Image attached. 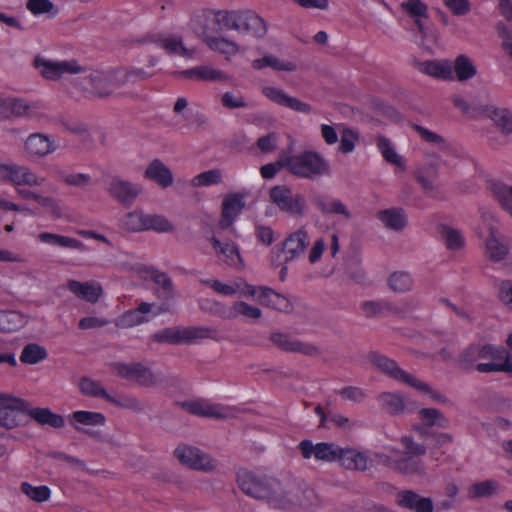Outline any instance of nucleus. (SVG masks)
<instances>
[{
    "label": "nucleus",
    "mask_w": 512,
    "mask_h": 512,
    "mask_svg": "<svg viewBox=\"0 0 512 512\" xmlns=\"http://www.w3.org/2000/svg\"><path fill=\"white\" fill-rule=\"evenodd\" d=\"M237 484L245 495L275 509H290L295 506L308 507L312 505L315 497L311 489L283 485L274 477L246 469L238 471Z\"/></svg>",
    "instance_id": "1"
},
{
    "label": "nucleus",
    "mask_w": 512,
    "mask_h": 512,
    "mask_svg": "<svg viewBox=\"0 0 512 512\" xmlns=\"http://www.w3.org/2000/svg\"><path fill=\"white\" fill-rule=\"evenodd\" d=\"M401 444L405 449L403 453L392 447H386L385 452L375 453V459H369L365 453L356 449H343L339 463L348 469L364 470L369 463L375 462L407 474L413 473L419 468L417 457L423 455L426 448L414 443L407 436L402 437Z\"/></svg>",
    "instance_id": "2"
},
{
    "label": "nucleus",
    "mask_w": 512,
    "mask_h": 512,
    "mask_svg": "<svg viewBox=\"0 0 512 512\" xmlns=\"http://www.w3.org/2000/svg\"><path fill=\"white\" fill-rule=\"evenodd\" d=\"M479 359L491 360L489 363L477 364L476 368L479 372H512V354L502 347L492 344L471 346L463 354L462 361L465 367H469Z\"/></svg>",
    "instance_id": "3"
},
{
    "label": "nucleus",
    "mask_w": 512,
    "mask_h": 512,
    "mask_svg": "<svg viewBox=\"0 0 512 512\" xmlns=\"http://www.w3.org/2000/svg\"><path fill=\"white\" fill-rule=\"evenodd\" d=\"M282 164L291 174L305 179H315L331 172L329 161L314 150L282 156Z\"/></svg>",
    "instance_id": "4"
},
{
    "label": "nucleus",
    "mask_w": 512,
    "mask_h": 512,
    "mask_svg": "<svg viewBox=\"0 0 512 512\" xmlns=\"http://www.w3.org/2000/svg\"><path fill=\"white\" fill-rule=\"evenodd\" d=\"M214 21L221 28L247 32L256 38H262L267 33L265 20L251 10L217 11L214 13Z\"/></svg>",
    "instance_id": "5"
},
{
    "label": "nucleus",
    "mask_w": 512,
    "mask_h": 512,
    "mask_svg": "<svg viewBox=\"0 0 512 512\" xmlns=\"http://www.w3.org/2000/svg\"><path fill=\"white\" fill-rule=\"evenodd\" d=\"M372 362L382 372L386 373L398 382L407 384L429 400L438 402L444 401V397L434 390L428 383L401 370L393 360L382 355H373Z\"/></svg>",
    "instance_id": "6"
},
{
    "label": "nucleus",
    "mask_w": 512,
    "mask_h": 512,
    "mask_svg": "<svg viewBox=\"0 0 512 512\" xmlns=\"http://www.w3.org/2000/svg\"><path fill=\"white\" fill-rule=\"evenodd\" d=\"M310 244V236L306 228L289 233L285 239L271 251V263L280 266L301 258Z\"/></svg>",
    "instance_id": "7"
},
{
    "label": "nucleus",
    "mask_w": 512,
    "mask_h": 512,
    "mask_svg": "<svg viewBox=\"0 0 512 512\" xmlns=\"http://www.w3.org/2000/svg\"><path fill=\"white\" fill-rule=\"evenodd\" d=\"M483 240V254L492 263L505 261L510 253L508 240L499 231L495 221L485 219L477 231Z\"/></svg>",
    "instance_id": "8"
},
{
    "label": "nucleus",
    "mask_w": 512,
    "mask_h": 512,
    "mask_svg": "<svg viewBox=\"0 0 512 512\" xmlns=\"http://www.w3.org/2000/svg\"><path fill=\"white\" fill-rule=\"evenodd\" d=\"M0 181L11 183L18 196L30 200L33 191L25 188L41 186L44 179L40 178L29 167L14 163H0Z\"/></svg>",
    "instance_id": "9"
},
{
    "label": "nucleus",
    "mask_w": 512,
    "mask_h": 512,
    "mask_svg": "<svg viewBox=\"0 0 512 512\" xmlns=\"http://www.w3.org/2000/svg\"><path fill=\"white\" fill-rule=\"evenodd\" d=\"M200 306L223 319L242 318L246 322L254 323L262 316L260 308L245 301H236L231 306H227L220 302L210 304L209 301L202 300Z\"/></svg>",
    "instance_id": "10"
},
{
    "label": "nucleus",
    "mask_w": 512,
    "mask_h": 512,
    "mask_svg": "<svg viewBox=\"0 0 512 512\" xmlns=\"http://www.w3.org/2000/svg\"><path fill=\"white\" fill-rule=\"evenodd\" d=\"M148 75L141 69H132L127 72L119 71L116 74H108L100 71L91 72L88 76L92 91L100 96L112 93L117 82L135 81L144 79Z\"/></svg>",
    "instance_id": "11"
},
{
    "label": "nucleus",
    "mask_w": 512,
    "mask_h": 512,
    "mask_svg": "<svg viewBox=\"0 0 512 512\" xmlns=\"http://www.w3.org/2000/svg\"><path fill=\"white\" fill-rule=\"evenodd\" d=\"M216 331L209 327H169L153 335L159 343L181 344L214 338Z\"/></svg>",
    "instance_id": "12"
},
{
    "label": "nucleus",
    "mask_w": 512,
    "mask_h": 512,
    "mask_svg": "<svg viewBox=\"0 0 512 512\" xmlns=\"http://www.w3.org/2000/svg\"><path fill=\"white\" fill-rule=\"evenodd\" d=\"M401 8L414 21L419 33L418 44L423 49L432 50V46L426 43V39L431 38L435 42L437 32L426 25L429 19L427 4L422 0H405L401 3Z\"/></svg>",
    "instance_id": "13"
},
{
    "label": "nucleus",
    "mask_w": 512,
    "mask_h": 512,
    "mask_svg": "<svg viewBox=\"0 0 512 512\" xmlns=\"http://www.w3.org/2000/svg\"><path fill=\"white\" fill-rule=\"evenodd\" d=\"M174 456L181 465L193 470L209 473L218 468L216 459L199 448L187 444L177 446Z\"/></svg>",
    "instance_id": "14"
},
{
    "label": "nucleus",
    "mask_w": 512,
    "mask_h": 512,
    "mask_svg": "<svg viewBox=\"0 0 512 512\" xmlns=\"http://www.w3.org/2000/svg\"><path fill=\"white\" fill-rule=\"evenodd\" d=\"M29 403L9 393H0V426L14 429L22 424V414L28 415Z\"/></svg>",
    "instance_id": "15"
},
{
    "label": "nucleus",
    "mask_w": 512,
    "mask_h": 512,
    "mask_svg": "<svg viewBox=\"0 0 512 512\" xmlns=\"http://www.w3.org/2000/svg\"><path fill=\"white\" fill-rule=\"evenodd\" d=\"M270 200L281 211L293 216H302L306 212L305 198L300 194H294L286 186H274L269 192Z\"/></svg>",
    "instance_id": "16"
},
{
    "label": "nucleus",
    "mask_w": 512,
    "mask_h": 512,
    "mask_svg": "<svg viewBox=\"0 0 512 512\" xmlns=\"http://www.w3.org/2000/svg\"><path fill=\"white\" fill-rule=\"evenodd\" d=\"M216 260L235 270L244 268V260L237 243L230 239L220 240L215 236L208 239Z\"/></svg>",
    "instance_id": "17"
},
{
    "label": "nucleus",
    "mask_w": 512,
    "mask_h": 512,
    "mask_svg": "<svg viewBox=\"0 0 512 512\" xmlns=\"http://www.w3.org/2000/svg\"><path fill=\"white\" fill-rule=\"evenodd\" d=\"M58 149L57 141L44 133H32L23 142V156L28 160L42 159Z\"/></svg>",
    "instance_id": "18"
},
{
    "label": "nucleus",
    "mask_w": 512,
    "mask_h": 512,
    "mask_svg": "<svg viewBox=\"0 0 512 512\" xmlns=\"http://www.w3.org/2000/svg\"><path fill=\"white\" fill-rule=\"evenodd\" d=\"M114 369L117 375L139 386L153 387L158 382L157 375L140 363H116Z\"/></svg>",
    "instance_id": "19"
},
{
    "label": "nucleus",
    "mask_w": 512,
    "mask_h": 512,
    "mask_svg": "<svg viewBox=\"0 0 512 512\" xmlns=\"http://www.w3.org/2000/svg\"><path fill=\"white\" fill-rule=\"evenodd\" d=\"M261 92L263 96L277 105L303 114H309L312 112V108L308 103L290 96L282 88L276 86H264L261 89Z\"/></svg>",
    "instance_id": "20"
},
{
    "label": "nucleus",
    "mask_w": 512,
    "mask_h": 512,
    "mask_svg": "<svg viewBox=\"0 0 512 512\" xmlns=\"http://www.w3.org/2000/svg\"><path fill=\"white\" fill-rule=\"evenodd\" d=\"M299 449L304 458L314 457L321 461H340L343 448L332 443H318L314 445L311 441H302L299 444Z\"/></svg>",
    "instance_id": "21"
},
{
    "label": "nucleus",
    "mask_w": 512,
    "mask_h": 512,
    "mask_svg": "<svg viewBox=\"0 0 512 512\" xmlns=\"http://www.w3.org/2000/svg\"><path fill=\"white\" fill-rule=\"evenodd\" d=\"M202 39L210 50L223 55L226 60L244 53V48L236 41L223 35H214L209 31H204Z\"/></svg>",
    "instance_id": "22"
},
{
    "label": "nucleus",
    "mask_w": 512,
    "mask_h": 512,
    "mask_svg": "<svg viewBox=\"0 0 512 512\" xmlns=\"http://www.w3.org/2000/svg\"><path fill=\"white\" fill-rule=\"evenodd\" d=\"M245 194L228 193L224 195L221 203V220L222 228H229L236 221L245 207Z\"/></svg>",
    "instance_id": "23"
},
{
    "label": "nucleus",
    "mask_w": 512,
    "mask_h": 512,
    "mask_svg": "<svg viewBox=\"0 0 512 512\" xmlns=\"http://www.w3.org/2000/svg\"><path fill=\"white\" fill-rule=\"evenodd\" d=\"M108 193L122 204H132L142 193V187L130 181L114 177L108 184Z\"/></svg>",
    "instance_id": "24"
},
{
    "label": "nucleus",
    "mask_w": 512,
    "mask_h": 512,
    "mask_svg": "<svg viewBox=\"0 0 512 512\" xmlns=\"http://www.w3.org/2000/svg\"><path fill=\"white\" fill-rule=\"evenodd\" d=\"M164 309L160 306H154L146 302H142L137 309L128 311L120 316L116 322L121 328H130L149 321L150 314L152 316L159 315Z\"/></svg>",
    "instance_id": "25"
},
{
    "label": "nucleus",
    "mask_w": 512,
    "mask_h": 512,
    "mask_svg": "<svg viewBox=\"0 0 512 512\" xmlns=\"http://www.w3.org/2000/svg\"><path fill=\"white\" fill-rule=\"evenodd\" d=\"M143 177L162 189L171 187L175 182L173 171L160 159H153L148 163Z\"/></svg>",
    "instance_id": "26"
},
{
    "label": "nucleus",
    "mask_w": 512,
    "mask_h": 512,
    "mask_svg": "<svg viewBox=\"0 0 512 512\" xmlns=\"http://www.w3.org/2000/svg\"><path fill=\"white\" fill-rule=\"evenodd\" d=\"M38 109L36 102H28L20 98H0V117H31Z\"/></svg>",
    "instance_id": "27"
},
{
    "label": "nucleus",
    "mask_w": 512,
    "mask_h": 512,
    "mask_svg": "<svg viewBox=\"0 0 512 512\" xmlns=\"http://www.w3.org/2000/svg\"><path fill=\"white\" fill-rule=\"evenodd\" d=\"M451 80L467 82L478 75V65L473 57L468 54H458L450 62Z\"/></svg>",
    "instance_id": "28"
},
{
    "label": "nucleus",
    "mask_w": 512,
    "mask_h": 512,
    "mask_svg": "<svg viewBox=\"0 0 512 512\" xmlns=\"http://www.w3.org/2000/svg\"><path fill=\"white\" fill-rule=\"evenodd\" d=\"M70 425L78 432L88 433L91 428L102 427L106 424V417L100 412L77 410L69 415Z\"/></svg>",
    "instance_id": "29"
},
{
    "label": "nucleus",
    "mask_w": 512,
    "mask_h": 512,
    "mask_svg": "<svg viewBox=\"0 0 512 512\" xmlns=\"http://www.w3.org/2000/svg\"><path fill=\"white\" fill-rule=\"evenodd\" d=\"M211 287L219 294L225 296L254 297L257 294V287L248 284L243 279H236L230 283L212 281Z\"/></svg>",
    "instance_id": "30"
},
{
    "label": "nucleus",
    "mask_w": 512,
    "mask_h": 512,
    "mask_svg": "<svg viewBox=\"0 0 512 512\" xmlns=\"http://www.w3.org/2000/svg\"><path fill=\"white\" fill-rule=\"evenodd\" d=\"M183 407L199 416L225 418L231 415L229 409L203 399L187 401L183 403Z\"/></svg>",
    "instance_id": "31"
},
{
    "label": "nucleus",
    "mask_w": 512,
    "mask_h": 512,
    "mask_svg": "<svg viewBox=\"0 0 512 512\" xmlns=\"http://www.w3.org/2000/svg\"><path fill=\"white\" fill-rule=\"evenodd\" d=\"M376 145L381 156L387 163L395 167L396 172H404L406 170L407 165L404 157L398 153L396 146L390 139L379 136Z\"/></svg>",
    "instance_id": "32"
},
{
    "label": "nucleus",
    "mask_w": 512,
    "mask_h": 512,
    "mask_svg": "<svg viewBox=\"0 0 512 512\" xmlns=\"http://www.w3.org/2000/svg\"><path fill=\"white\" fill-rule=\"evenodd\" d=\"M485 116L503 134H512V112L504 107L488 105L484 109Z\"/></svg>",
    "instance_id": "33"
},
{
    "label": "nucleus",
    "mask_w": 512,
    "mask_h": 512,
    "mask_svg": "<svg viewBox=\"0 0 512 512\" xmlns=\"http://www.w3.org/2000/svg\"><path fill=\"white\" fill-rule=\"evenodd\" d=\"M253 298L260 304L279 311L288 312L291 310V303L287 297L267 287H257V294Z\"/></svg>",
    "instance_id": "34"
},
{
    "label": "nucleus",
    "mask_w": 512,
    "mask_h": 512,
    "mask_svg": "<svg viewBox=\"0 0 512 512\" xmlns=\"http://www.w3.org/2000/svg\"><path fill=\"white\" fill-rule=\"evenodd\" d=\"M29 317L15 310H0V333H14L24 328Z\"/></svg>",
    "instance_id": "35"
},
{
    "label": "nucleus",
    "mask_w": 512,
    "mask_h": 512,
    "mask_svg": "<svg viewBox=\"0 0 512 512\" xmlns=\"http://www.w3.org/2000/svg\"><path fill=\"white\" fill-rule=\"evenodd\" d=\"M67 287L77 297L91 303L96 302L103 292L101 285L96 282L70 280L67 283Z\"/></svg>",
    "instance_id": "36"
},
{
    "label": "nucleus",
    "mask_w": 512,
    "mask_h": 512,
    "mask_svg": "<svg viewBox=\"0 0 512 512\" xmlns=\"http://www.w3.org/2000/svg\"><path fill=\"white\" fill-rule=\"evenodd\" d=\"M178 76L186 80L219 81L225 80L226 75L212 66L202 65L187 69L178 73Z\"/></svg>",
    "instance_id": "37"
},
{
    "label": "nucleus",
    "mask_w": 512,
    "mask_h": 512,
    "mask_svg": "<svg viewBox=\"0 0 512 512\" xmlns=\"http://www.w3.org/2000/svg\"><path fill=\"white\" fill-rule=\"evenodd\" d=\"M397 503L416 512H432L433 505L430 499L422 498L412 491H403L398 493L396 498Z\"/></svg>",
    "instance_id": "38"
},
{
    "label": "nucleus",
    "mask_w": 512,
    "mask_h": 512,
    "mask_svg": "<svg viewBox=\"0 0 512 512\" xmlns=\"http://www.w3.org/2000/svg\"><path fill=\"white\" fill-rule=\"evenodd\" d=\"M28 415L41 425H49L59 429L65 426V419L62 415L54 413L49 408H28Z\"/></svg>",
    "instance_id": "39"
},
{
    "label": "nucleus",
    "mask_w": 512,
    "mask_h": 512,
    "mask_svg": "<svg viewBox=\"0 0 512 512\" xmlns=\"http://www.w3.org/2000/svg\"><path fill=\"white\" fill-rule=\"evenodd\" d=\"M252 67L256 70H262L269 67L279 72H291L296 69V64L293 61L269 54L253 60Z\"/></svg>",
    "instance_id": "40"
},
{
    "label": "nucleus",
    "mask_w": 512,
    "mask_h": 512,
    "mask_svg": "<svg viewBox=\"0 0 512 512\" xmlns=\"http://www.w3.org/2000/svg\"><path fill=\"white\" fill-rule=\"evenodd\" d=\"M159 47L163 48L167 53L175 54L187 59L193 58L195 49L187 48L183 45L181 39L176 36H162L156 40Z\"/></svg>",
    "instance_id": "41"
},
{
    "label": "nucleus",
    "mask_w": 512,
    "mask_h": 512,
    "mask_svg": "<svg viewBox=\"0 0 512 512\" xmlns=\"http://www.w3.org/2000/svg\"><path fill=\"white\" fill-rule=\"evenodd\" d=\"M438 232L447 249L460 251L465 247L466 240L460 230L449 225H440Z\"/></svg>",
    "instance_id": "42"
},
{
    "label": "nucleus",
    "mask_w": 512,
    "mask_h": 512,
    "mask_svg": "<svg viewBox=\"0 0 512 512\" xmlns=\"http://www.w3.org/2000/svg\"><path fill=\"white\" fill-rule=\"evenodd\" d=\"M420 72L439 79L451 80L450 62L448 60H430L419 64Z\"/></svg>",
    "instance_id": "43"
},
{
    "label": "nucleus",
    "mask_w": 512,
    "mask_h": 512,
    "mask_svg": "<svg viewBox=\"0 0 512 512\" xmlns=\"http://www.w3.org/2000/svg\"><path fill=\"white\" fill-rule=\"evenodd\" d=\"M37 238L42 243L61 248L82 250L84 247L83 243L75 238L55 233L42 232L37 235Z\"/></svg>",
    "instance_id": "44"
},
{
    "label": "nucleus",
    "mask_w": 512,
    "mask_h": 512,
    "mask_svg": "<svg viewBox=\"0 0 512 512\" xmlns=\"http://www.w3.org/2000/svg\"><path fill=\"white\" fill-rule=\"evenodd\" d=\"M378 219L388 229L402 230L407 225V217L402 209L389 208L377 214Z\"/></svg>",
    "instance_id": "45"
},
{
    "label": "nucleus",
    "mask_w": 512,
    "mask_h": 512,
    "mask_svg": "<svg viewBox=\"0 0 512 512\" xmlns=\"http://www.w3.org/2000/svg\"><path fill=\"white\" fill-rule=\"evenodd\" d=\"M148 213L143 210H134L126 213L120 220V226L128 232L147 231Z\"/></svg>",
    "instance_id": "46"
},
{
    "label": "nucleus",
    "mask_w": 512,
    "mask_h": 512,
    "mask_svg": "<svg viewBox=\"0 0 512 512\" xmlns=\"http://www.w3.org/2000/svg\"><path fill=\"white\" fill-rule=\"evenodd\" d=\"M48 356L47 349L37 343L25 345L20 354V361L26 365H37L43 362Z\"/></svg>",
    "instance_id": "47"
},
{
    "label": "nucleus",
    "mask_w": 512,
    "mask_h": 512,
    "mask_svg": "<svg viewBox=\"0 0 512 512\" xmlns=\"http://www.w3.org/2000/svg\"><path fill=\"white\" fill-rule=\"evenodd\" d=\"M20 491L29 500L36 503L47 502L51 498L52 491L46 485H33L30 482L24 481L20 484Z\"/></svg>",
    "instance_id": "48"
},
{
    "label": "nucleus",
    "mask_w": 512,
    "mask_h": 512,
    "mask_svg": "<svg viewBox=\"0 0 512 512\" xmlns=\"http://www.w3.org/2000/svg\"><path fill=\"white\" fill-rule=\"evenodd\" d=\"M388 286L396 293L409 292L414 285L413 278L406 271H395L388 277Z\"/></svg>",
    "instance_id": "49"
},
{
    "label": "nucleus",
    "mask_w": 512,
    "mask_h": 512,
    "mask_svg": "<svg viewBox=\"0 0 512 512\" xmlns=\"http://www.w3.org/2000/svg\"><path fill=\"white\" fill-rule=\"evenodd\" d=\"M381 407L391 414H399L404 411V397L395 392H384L378 396Z\"/></svg>",
    "instance_id": "50"
},
{
    "label": "nucleus",
    "mask_w": 512,
    "mask_h": 512,
    "mask_svg": "<svg viewBox=\"0 0 512 512\" xmlns=\"http://www.w3.org/2000/svg\"><path fill=\"white\" fill-rule=\"evenodd\" d=\"M222 179L223 174L221 170L211 169L195 175L191 179L190 185L194 188L210 187L220 184Z\"/></svg>",
    "instance_id": "51"
},
{
    "label": "nucleus",
    "mask_w": 512,
    "mask_h": 512,
    "mask_svg": "<svg viewBox=\"0 0 512 512\" xmlns=\"http://www.w3.org/2000/svg\"><path fill=\"white\" fill-rule=\"evenodd\" d=\"M419 419L426 426H436L438 428H447L449 420L442 412L433 408H423L418 412Z\"/></svg>",
    "instance_id": "52"
},
{
    "label": "nucleus",
    "mask_w": 512,
    "mask_h": 512,
    "mask_svg": "<svg viewBox=\"0 0 512 512\" xmlns=\"http://www.w3.org/2000/svg\"><path fill=\"white\" fill-rule=\"evenodd\" d=\"M35 68L48 80H59L58 60L37 56L34 61Z\"/></svg>",
    "instance_id": "53"
},
{
    "label": "nucleus",
    "mask_w": 512,
    "mask_h": 512,
    "mask_svg": "<svg viewBox=\"0 0 512 512\" xmlns=\"http://www.w3.org/2000/svg\"><path fill=\"white\" fill-rule=\"evenodd\" d=\"M30 200L36 201L41 208L55 218H61L65 214L62 204L52 197L42 196L33 192Z\"/></svg>",
    "instance_id": "54"
},
{
    "label": "nucleus",
    "mask_w": 512,
    "mask_h": 512,
    "mask_svg": "<svg viewBox=\"0 0 512 512\" xmlns=\"http://www.w3.org/2000/svg\"><path fill=\"white\" fill-rule=\"evenodd\" d=\"M275 343L280 345L284 350L288 351H299L305 354H312L315 352V348L306 344H303L295 339L288 338L282 334H275L273 336Z\"/></svg>",
    "instance_id": "55"
},
{
    "label": "nucleus",
    "mask_w": 512,
    "mask_h": 512,
    "mask_svg": "<svg viewBox=\"0 0 512 512\" xmlns=\"http://www.w3.org/2000/svg\"><path fill=\"white\" fill-rule=\"evenodd\" d=\"M175 229L174 224L164 215L148 214L147 231L157 233H170Z\"/></svg>",
    "instance_id": "56"
},
{
    "label": "nucleus",
    "mask_w": 512,
    "mask_h": 512,
    "mask_svg": "<svg viewBox=\"0 0 512 512\" xmlns=\"http://www.w3.org/2000/svg\"><path fill=\"white\" fill-rule=\"evenodd\" d=\"M78 388L82 394L87 396L101 397L106 400L109 397L102 384L90 378H82L78 383Z\"/></svg>",
    "instance_id": "57"
},
{
    "label": "nucleus",
    "mask_w": 512,
    "mask_h": 512,
    "mask_svg": "<svg viewBox=\"0 0 512 512\" xmlns=\"http://www.w3.org/2000/svg\"><path fill=\"white\" fill-rule=\"evenodd\" d=\"M359 141V134L351 128H343L340 131L339 151L349 154L354 151Z\"/></svg>",
    "instance_id": "58"
},
{
    "label": "nucleus",
    "mask_w": 512,
    "mask_h": 512,
    "mask_svg": "<svg viewBox=\"0 0 512 512\" xmlns=\"http://www.w3.org/2000/svg\"><path fill=\"white\" fill-rule=\"evenodd\" d=\"M317 206L325 213H336L349 217L350 213L347 207L338 199H317Z\"/></svg>",
    "instance_id": "59"
},
{
    "label": "nucleus",
    "mask_w": 512,
    "mask_h": 512,
    "mask_svg": "<svg viewBox=\"0 0 512 512\" xmlns=\"http://www.w3.org/2000/svg\"><path fill=\"white\" fill-rule=\"evenodd\" d=\"M497 488V483L491 480L474 483L468 488V496L471 498L490 496L496 492Z\"/></svg>",
    "instance_id": "60"
},
{
    "label": "nucleus",
    "mask_w": 512,
    "mask_h": 512,
    "mask_svg": "<svg viewBox=\"0 0 512 512\" xmlns=\"http://www.w3.org/2000/svg\"><path fill=\"white\" fill-rule=\"evenodd\" d=\"M494 194L502 208L512 217V185L498 184L494 187Z\"/></svg>",
    "instance_id": "61"
},
{
    "label": "nucleus",
    "mask_w": 512,
    "mask_h": 512,
    "mask_svg": "<svg viewBox=\"0 0 512 512\" xmlns=\"http://www.w3.org/2000/svg\"><path fill=\"white\" fill-rule=\"evenodd\" d=\"M327 249V242L324 238L320 237L315 239L308 252H307V260L311 265H315L322 259L324 252Z\"/></svg>",
    "instance_id": "62"
},
{
    "label": "nucleus",
    "mask_w": 512,
    "mask_h": 512,
    "mask_svg": "<svg viewBox=\"0 0 512 512\" xmlns=\"http://www.w3.org/2000/svg\"><path fill=\"white\" fill-rule=\"evenodd\" d=\"M221 103L225 108L228 109H239L248 107V103L241 93H235L230 91L225 92L221 96Z\"/></svg>",
    "instance_id": "63"
},
{
    "label": "nucleus",
    "mask_w": 512,
    "mask_h": 512,
    "mask_svg": "<svg viewBox=\"0 0 512 512\" xmlns=\"http://www.w3.org/2000/svg\"><path fill=\"white\" fill-rule=\"evenodd\" d=\"M26 7L35 16L56 13L53 3L49 0H28Z\"/></svg>",
    "instance_id": "64"
}]
</instances>
